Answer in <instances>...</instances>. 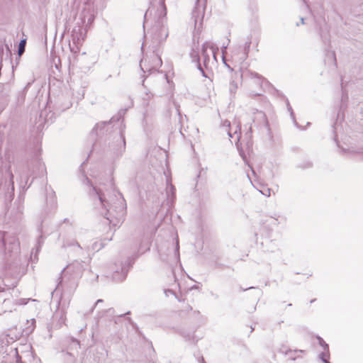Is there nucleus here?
Here are the masks:
<instances>
[{"instance_id":"1","label":"nucleus","mask_w":363,"mask_h":363,"mask_svg":"<svg viewBox=\"0 0 363 363\" xmlns=\"http://www.w3.org/2000/svg\"><path fill=\"white\" fill-rule=\"evenodd\" d=\"M89 194L94 201L96 206H101L106 209V218L113 225L119 224L125 213V204L124 199L120 195V198L110 197V200L106 199L108 194L107 190L104 191L101 187L96 188L91 186Z\"/></svg>"},{"instance_id":"2","label":"nucleus","mask_w":363,"mask_h":363,"mask_svg":"<svg viewBox=\"0 0 363 363\" xmlns=\"http://www.w3.org/2000/svg\"><path fill=\"white\" fill-rule=\"evenodd\" d=\"M166 15L164 0H152L150 6L144 16V24L148 22L150 18H152L154 26L152 28V34L158 43L166 40L169 35Z\"/></svg>"},{"instance_id":"3","label":"nucleus","mask_w":363,"mask_h":363,"mask_svg":"<svg viewBox=\"0 0 363 363\" xmlns=\"http://www.w3.org/2000/svg\"><path fill=\"white\" fill-rule=\"evenodd\" d=\"M218 48H215L211 43L206 42L202 45L201 58L204 67L208 69L217 63L216 52Z\"/></svg>"},{"instance_id":"4","label":"nucleus","mask_w":363,"mask_h":363,"mask_svg":"<svg viewBox=\"0 0 363 363\" xmlns=\"http://www.w3.org/2000/svg\"><path fill=\"white\" fill-rule=\"evenodd\" d=\"M206 5V0H196L195 7L192 11V18L194 21L195 29L198 30L202 25Z\"/></svg>"},{"instance_id":"5","label":"nucleus","mask_w":363,"mask_h":363,"mask_svg":"<svg viewBox=\"0 0 363 363\" xmlns=\"http://www.w3.org/2000/svg\"><path fill=\"white\" fill-rule=\"evenodd\" d=\"M86 28H83L81 26L74 27L72 32V38L74 44L80 45L83 42L86 35Z\"/></svg>"},{"instance_id":"6","label":"nucleus","mask_w":363,"mask_h":363,"mask_svg":"<svg viewBox=\"0 0 363 363\" xmlns=\"http://www.w3.org/2000/svg\"><path fill=\"white\" fill-rule=\"evenodd\" d=\"M3 242L5 248L9 252L17 250L18 249L19 243L15 237H10L6 234L3 236Z\"/></svg>"},{"instance_id":"7","label":"nucleus","mask_w":363,"mask_h":363,"mask_svg":"<svg viewBox=\"0 0 363 363\" xmlns=\"http://www.w3.org/2000/svg\"><path fill=\"white\" fill-rule=\"evenodd\" d=\"M81 16L82 17L80 18V24L85 26L86 28L90 26L94 21V15L93 13V10H91L90 9H84L82 12ZM78 24H79V23H78Z\"/></svg>"},{"instance_id":"8","label":"nucleus","mask_w":363,"mask_h":363,"mask_svg":"<svg viewBox=\"0 0 363 363\" xmlns=\"http://www.w3.org/2000/svg\"><path fill=\"white\" fill-rule=\"evenodd\" d=\"M152 60L153 62L152 66L150 68L146 67V69H148L149 71H150L152 69H157L162 65V60L157 55H153L152 57Z\"/></svg>"},{"instance_id":"9","label":"nucleus","mask_w":363,"mask_h":363,"mask_svg":"<svg viewBox=\"0 0 363 363\" xmlns=\"http://www.w3.org/2000/svg\"><path fill=\"white\" fill-rule=\"evenodd\" d=\"M191 58L193 59V60H195V61L196 62L198 69H199L202 72V74H203V76H206V75H205V73H204V72H203V68H202V67H201V63H200V57H199V56L198 52H193L191 54Z\"/></svg>"},{"instance_id":"10","label":"nucleus","mask_w":363,"mask_h":363,"mask_svg":"<svg viewBox=\"0 0 363 363\" xmlns=\"http://www.w3.org/2000/svg\"><path fill=\"white\" fill-rule=\"evenodd\" d=\"M337 118H338V115L337 116ZM339 126L338 123V118L335 120V122L333 125V140L336 143L337 147H339V142H338V135L337 133V127Z\"/></svg>"},{"instance_id":"11","label":"nucleus","mask_w":363,"mask_h":363,"mask_svg":"<svg viewBox=\"0 0 363 363\" xmlns=\"http://www.w3.org/2000/svg\"><path fill=\"white\" fill-rule=\"evenodd\" d=\"M304 350H294V351H289V352L286 353V354L289 355V357L292 359L295 360L297 357H299V354L304 353Z\"/></svg>"},{"instance_id":"12","label":"nucleus","mask_w":363,"mask_h":363,"mask_svg":"<svg viewBox=\"0 0 363 363\" xmlns=\"http://www.w3.org/2000/svg\"><path fill=\"white\" fill-rule=\"evenodd\" d=\"M316 339H317L318 342L320 345V346H321L323 347V352H324L326 355L329 352L328 345L325 343V342L320 337H317Z\"/></svg>"},{"instance_id":"13","label":"nucleus","mask_w":363,"mask_h":363,"mask_svg":"<svg viewBox=\"0 0 363 363\" xmlns=\"http://www.w3.org/2000/svg\"><path fill=\"white\" fill-rule=\"evenodd\" d=\"M153 95L150 92H145L144 96H143V104L145 106H148L149 101L152 99Z\"/></svg>"},{"instance_id":"14","label":"nucleus","mask_w":363,"mask_h":363,"mask_svg":"<svg viewBox=\"0 0 363 363\" xmlns=\"http://www.w3.org/2000/svg\"><path fill=\"white\" fill-rule=\"evenodd\" d=\"M174 186L167 180V197H169V195L171 194L172 196H174Z\"/></svg>"},{"instance_id":"15","label":"nucleus","mask_w":363,"mask_h":363,"mask_svg":"<svg viewBox=\"0 0 363 363\" xmlns=\"http://www.w3.org/2000/svg\"><path fill=\"white\" fill-rule=\"evenodd\" d=\"M118 272H116V273L113 275V279L117 281H121L125 279L126 276V272L124 271L123 269L121 270V275L120 277H118Z\"/></svg>"},{"instance_id":"16","label":"nucleus","mask_w":363,"mask_h":363,"mask_svg":"<svg viewBox=\"0 0 363 363\" xmlns=\"http://www.w3.org/2000/svg\"><path fill=\"white\" fill-rule=\"evenodd\" d=\"M238 89V84L235 81H232L229 84V91L231 95L234 96Z\"/></svg>"},{"instance_id":"17","label":"nucleus","mask_w":363,"mask_h":363,"mask_svg":"<svg viewBox=\"0 0 363 363\" xmlns=\"http://www.w3.org/2000/svg\"><path fill=\"white\" fill-rule=\"evenodd\" d=\"M26 40H21L18 45V55H22L25 51Z\"/></svg>"},{"instance_id":"18","label":"nucleus","mask_w":363,"mask_h":363,"mask_svg":"<svg viewBox=\"0 0 363 363\" xmlns=\"http://www.w3.org/2000/svg\"><path fill=\"white\" fill-rule=\"evenodd\" d=\"M240 125L238 124L235 127V129L234 130L233 135H237V142H239L240 138Z\"/></svg>"},{"instance_id":"19","label":"nucleus","mask_w":363,"mask_h":363,"mask_svg":"<svg viewBox=\"0 0 363 363\" xmlns=\"http://www.w3.org/2000/svg\"><path fill=\"white\" fill-rule=\"evenodd\" d=\"M320 358L322 359V361L324 363H330L328 360L327 359V354L325 355V353L324 352H321V353L319 354Z\"/></svg>"},{"instance_id":"20","label":"nucleus","mask_w":363,"mask_h":363,"mask_svg":"<svg viewBox=\"0 0 363 363\" xmlns=\"http://www.w3.org/2000/svg\"><path fill=\"white\" fill-rule=\"evenodd\" d=\"M146 61L147 60L146 59H143L141 61H140V66L142 69V70L143 72H145V69H144V67H145V63H146Z\"/></svg>"},{"instance_id":"21","label":"nucleus","mask_w":363,"mask_h":363,"mask_svg":"<svg viewBox=\"0 0 363 363\" xmlns=\"http://www.w3.org/2000/svg\"><path fill=\"white\" fill-rule=\"evenodd\" d=\"M250 44H251V43H250V42H246V43H245V55H247V52L249 51V49H250Z\"/></svg>"},{"instance_id":"22","label":"nucleus","mask_w":363,"mask_h":363,"mask_svg":"<svg viewBox=\"0 0 363 363\" xmlns=\"http://www.w3.org/2000/svg\"><path fill=\"white\" fill-rule=\"evenodd\" d=\"M331 59L335 61V63L336 64V59H335V54L333 52H331L328 55V60H329V59Z\"/></svg>"},{"instance_id":"23","label":"nucleus","mask_w":363,"mask_h":363,"mask_svg":"<svg viewBox=\"0 0 363 363\" xmlns=\"http://www.w3.org/2000/svg\"><path fill=\"white\" fill-rule=\"evenodd\" d=\"M261 192L262 194H264L265 196H270V189H268L266 192H262V191H261Z\"/></svg>"},{"instance_id":"24","label":"nucleus","mask_w":363,"mask_h":363,"mask_svg":"<svg viewBox=\"0 0 363 363\" xmlns=\"http://www.w3.org/2000/svg\"><path fill=\"white\" fill-rule=\"evenodd\" d=\"M69 48H70L71 51L74 52L75 53L77 52L79 50L78 47H77L76 50H74V48H72L70 45H69Z\"/></svg>"},{"instance_id":"25","label":"nucleus","mask_w":363,"mask_h":363,"mask_svg":"<svg viewBox=\"0 0 363 363\" xmlns=\"http://www.w3.org/2000/svg\"><path fill=\"white\" fill-rule=\"evenodd\" d=\"M223 125L229 127L230 125V123L228 121L224 122Z\"/></svg>"},{"instance_id":"26","label":"nucleus","mask_w":363,"mask_h":363,"mask_svg":"<svg viewBox=\"0 0 363 363\" xmlns=\"http://www.w3.org/2000/svg\"><path fill=\"white\" fill-rule=\"evenodd\" d=\"M35 323V319H32V320H31V323H32V325H33V327H32V328L30 329V331L33 330V329H34V323Z\"/></svg>"},{"instance_id":"27","label":"nucleus","mask_w":363,"mask_h":363,"mask_svg":"<svg viewBox=\"0 0 363 363\" xmlns=\"http://www.w3.org/2000/svg\"><path fill=\"white\" fill-rule=\"evenodd\" d=\"M103 302V300L102 299H98L96 302V304L95 305H97L99 303H101Z\"/></svg>"},{"instance_id":"28","label":"nucleus","mask_w":363,"mask_h":363,"mask_svg":"<svg viewBox=\"0 0 363 363\" xmlns=\"http://www.w3.org/2000/svg\"><path fill=\"white\" fill-rule=\"evenodd\" d=\"M288 109H289V111H291V116H293L294 113H293V111H292L291 107V106H289V107H288Z\"/></svg>"},{"instance_id":"29","label":"nucleus","mask_w":363,"mask_h":363,"mask_svg":"<svg viewBox=\"0 0 363 363\" xmlns=\"http://www.w3.org/2000/svg\"><path fill=\"white\" fill-rule=\"evenodd\" d=\"M226 48H227L226 47H224V48H222V53H223V55L225 54V52L226 51Z\"/></svg>"},{"instance_id":"30","label":"nucleus","mask_w":363,"mask_h":363,"mask_svg":"<svg viewBox=\"0 0 363 363\" xmlns=\"http://www.w3.org/2000/svg\"><path fill=\"white\" fill-rule=\"evenodd\" d=\"M106 125V123H101V125ZM99 126H100V125H99V124H97V125H96V129H97V128H99Z\"/></svg>"},{"instance_id":"31","label":"nucleus","mask_w":363,"mask_h":363,"mask_svg":"<svg viewBox=\"0 0 363 363\" xmlns=\"http://www.w3.org/2000/svg\"><path fill=\"white\" fill-rule=\"evenodd\" d=\"M228 134L230 138H233V134L231 133V132L230 130L228 131Z\"/></svg>"},{"instance_id":"32","label":"nucleus","mask_w":363,"mask_h":363,"mask_svg":"<svg viewBox=\"0 0 363 363\" xmlns=\"http://www.w3.org/2000/svg\"><path fill=\"white\" fill-rule=\"evenodd\" d=\"M28 177L26 176V177H25V184H26L28 183Z\"/></svg>"},{"instance_id":"33","label":"nucleus","mask_w":363,"mask_h":363,"mask_svg":"<svg viewBox=\"0 0 363 363\" xmlns=\"http://www.w3.org/2000/svg\"><path fill=\"white\" fill-rule=\"evenodd\" d=\"M81 273V268L79 267V269H78V272H77V274L79 275Z\"/></svg>"},{"instance_id":"34","label":"nucleus","mask_w":363,"mask_h":363,"mask_svg":"<svg viewBox=\"0 0 363 363\" xmlns=\"http://www.w3.org/2000/svg\"><path fill=\"white\" fill-rule=\"evenodd\" d=\"M301 23H302V24H303V23H304V19H303V18H301Z\"/></svg>"},{"instance_id":"35","label":"nucleus","mask_w":363,"mask_h":363,"mask_svg":"<svg viewBox=\"0 0 363 363\" xmlns=\"http://www.w3.org/2000/svg\"><path fill=\"white\" fill-rule=\"evenodd\" d=\"M70 269H71V266H68L67 267V270H70Z\"/></svg>"}]
</instances>
